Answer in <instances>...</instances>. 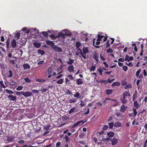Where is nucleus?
Returning <instances> with one entry per match:
<instances>
[{
	"instance_id": "47",
	"label": "nucleus",
	"mask_w": 147,
	"mask_h": 147,
	"mask_svg": "<svg viewBox=\"0 0 147 147\" xmlns=\"http://www.w3.org/2000/svg\"><path fill=\"white\" fill-rule=\"evenodd\" d=\"M114 79H113L112 80H110L109 79L107 81H106L107 83V84H108V83H112L114 81Z\"/></svg>"
},
{
	"instance_id": "13",
	"label": "nucleus",
	"mask_w": 147,
	"mask_h": 147,
	"mask_svg": "<svg viewBox=\"0 0 147 147\" xmlns=\"http://www.w3.org/2000/svg\"><path fill=\"white\" fill-rule=\"evenodd\" d=\"M127 108V107L125 105H122L121 107L120 111L122 112H124Z\"/></svg>"
},
{
	"instance_id": "41",
	"label": "nucleus",
	"mask_w": 147,
	"mask_h": 147,
	"mask_svg": "<svg viewBox=\"0 0 147 147\" xmlns=\"http://www.w3.org/2000/svg\"><path fill=\"white\" fill-rule=\"evenodd\" d=\"M5 91L9 94H12L14 93V92L13 91L11 90H9L8 89H6Z\"/></svg>"
},
{
	"instance_id": "46",
	"label": "nucleus",
	"mask_w": 147,
	"mask_h": 147,
	"mask_svg": "<svg viewBox=\"0 0 147 147\" xmlns=\"http://www.w3.org/2000/svg\"><path fill=\"white\" fill-rule=\"evenodd\" d=\"M45 81V80L42 79H37L36 80V81L38 82H42Z\"/></svg>"
},
{
	"instance_id": "52",
	"label": "nucleus",
	"mask_w": 147,
	"mask_h": 147,
	"mask_svg": "<svg viewBox=\"0 0 147 147\" xmlns=\"http://www.w3.org/2000/svg\"><path fill=\"white\" fill-rule=\"evenodd\" d=\"M106 48H108L110 47V45L109 43V40H108L106 42Z\"/></svg>"
},
{
	"instance_id": "31",
	"label": "nucleus",
	"mask_w": 147,
	"mask_h": 147,
	"mask_svg": "<svg viewBox=\"0 0 147 147\" xmlns=\"http://www.w3.org/2000/svg\"><path fill=\"white\" fill-rule=\"evenodd\" d=\"M76 109V108L74 107L73 108H72L71 109H70L69 111V113L70 114L71 113H72L74 112Z\"/></svg>"
},
{
	"instance_id": "28",
	"label": "nucleus",
	"mask_w": 147,
	"mask_h": 147,
	"mask_svg": "<svg viewBox=\"0 0 147 147\" xmlns=\"http://www.w3.org/2000/svg\"><path fill=\"white\" fill-rule=\"evenodd\" d=\"M80 93L78 92H76V94L74 95V97L77 98H78L79 97L80 98Z\"/></svg>"
},
{
	"instance_id": "19",
	"label": "nucleus",
	"mask_w": 147,
	"mask_h": 147,
	"mask_svg": "<svg viewBox=\"0 0 147 147\" xmlns=\"http://www.w3.org/2000/svg\"><path fill=\"white\" fill-rule=\"evenodd\" d=\"M33 44L34 47L38 48H39L41 46V44L38 42H34Z\"/></svg>"
},
{
	"instance_id": "9",
	"label": "nucleus",
	"mask_w": 147,
	"mask_h": 147,
	"mask_svg": "<svg viewBox=\"0 0 147 147\" xmlns=\"http://www.w3.org/2000/svg\"><path fill=\"white\" fill-rule=\"evenodd\" d=\"M76 83L78 85L82 84H83V80L81 78L76 79Z\"/></svg>"
},
{
	"instance_id": "10",
	"label": "nucleus",
	"mask_w": 147,
	"mask_h": 147,
	"mask_svg": "<svg viewBox=\"0 0 147 147\" xmlns=\"http://www.w3.org/2000/svg\"><path fill=\"white\" fill-rule=\"evenodd\" d=\"M74 69V66L73 65H69L67 67V69L69 72H73Z\"/></svg>"
},
{
	"instance_id": "63",
	"label": "nucleus",
	"mask_w": 147,
	"mask_h": 147,
	"mask_svg": "<svg viewBox=\"0 0 147 147\" xmlns=\"http://www.w3.org/2000/svg\"><path fill=\"white\" fill-rule=\"evenodd\" d=\"M22 147H37V146H29V145H23Z\"/></svg>"
},
{
	"instance_id": "54",
	"label": "nucleus",
	"mask_w": 147,
	"mask_h": 147,
	"mask_svg": "<svg viewBox=\"0 0 147 147\" xmlns=\"http://www.w3.org/2000/svg\"><path fill=\"white\" fill-rule=\"evenodd\" d=\"M25 81L27 83H30L31 82V80H30L28 78H25L24 79Z\"/></svg>"
},
{
	"instance_id": "49",
	"label": "nucleus",
	"mask_w": 147,
	"mask_h": 147,
	"mask_svg": "<svg viewBox=\"0 0 147 147\" xmlns=\"http://www.w3.org/2000/svg\"><path fill=\"white\" fill-rule=\"evenodd\" d=\"M9 62L10 63L12 64L13 65H15V61L14 60H9Z\"/></svg>"
},
{
	"instance_id": "35",
	"label": "nucleus",
	"mask_w": 147,
	"mask_h": 147,
	"mask_svg": "<svg viewBox=\"0 0 147 147\" xmlns=\"http://www.w3.org/2000/svg\"><path fill=\"white\" fill-rule=\"evenodd\" d=\"M41 33L45 37H46L48 36V33L47 32H42Z\"/></svg>"
},
{
	"instance_id": "32",
	"label": "nucleus",
	"mask_w": 147,
	"mask_h": 147,
	"mask_svg": "<svg viewBox=\"0 0 147 147\" xmlns=\"http://www.w3.org/2000/svg\"><path fill=\"white\" fill-rule=\"evenodd\" d=\"M133 111L134 112V117H135L136 115L137 114V110L136 109L133 108Z\"/></svg>"
},
{
	"instance_id": "44",
	"label": "nucleus",
	"mask_w": 147,
	"mask_h": 147,
	"mask_svg": "<svg viewBox=\"0 0 147 147\" xmlns=\"http://www.w3.org/2000/svg\"><path fill=\"white\" fill-rule=\"evenodd\" d=\"M98 82H100V83H104V84H107V83L106 81L104 80H100V81H98Z\"/></svg>"
},
{
	"instance_id": "16",
	"label": "nucleus",
	"mask_w": 147,
	"mask_h": 147,
	"mask_svg": "<svg viewBox=\"0 0 147 147\" xmlns=\"http://www.w3.org/2000/svg\"><path fill=\"white\" fill-rule=\"evenodd\" d=\"M122 126V124L119 122L117 121L114 124V126L115 127H121Z\"/></svg>"
},
{
	"instance_id": "12",
	"label": "nucleus",
	"mask_w": 147,
	"mask_h": 147,
	"mask_svg": "<svg viewBox=\"0 0 147 147\" xmlns=\"http://www.w3.org/2000/svg\"><path fill=\"white\" fill-rule=\"evenodd\" d=\"M112 144L113 145H115L117 144V140L115 138H113V139L111 140Z\"/></svg>"
},
{
	"instance_id": "37",
	"label": "nucleus",
	"mask_w": 147,
	"mask_h": 147,
	"mask_svg": "<svg viewBox=\"0 0 147 147\" xmlns=\"http://www.w3.org/2000/svg\"><path fill=\"white\" fill-rule=\"evenodd\" d=\"M125 96H130V94L127 91L124 92L123 94Z\"/></svg>"
},
{
	"instance_id": "1",
	"label": "nucleus",
	"mask_w": 147,
	"mask_h": 147,
	"mask_svg": "<svg viewBox=\"0 0 147 147\" xmlns=\"http://www.w3.org/2000/svg\"><path fill=\"white\" fill-rule=\"evenodd\" d=\"M82 50L83 53L82 52L81 50H80L81 52L80 54L85 59L86 58V56L84 55H85L86 53L88 52V48L86 47H84L83 48Z\"/></svg>"
},
{
	"instance_id": "59",
	"label": "nucleus",
	"mask_w": 147,
	"mask_h": 147,
	"mask_svg": "<svg viewBox=\"0 0 147 147\" xmlns=\"http://www.w3.org/2000/svg\"><path fill=\"white\" fill-rule=\"evenodd\" d=\"M23 92H18V91L16 92V94L17 95H21L22 94L23 95Z\"/></svg>"
},
{
	"instance_id": "26",
	"label": "nucleus",
	"mask_w": 147,
	"mask_h": 147,
	"mask_svg": "<svg viewBox=\"0 0 147 147\" xmlns=\"http://www.w3.org/2000/svg\"><path fill=\"white\" fill-rule=\"evenodd\" d=\"M104 35H98V38L97 39V41H100L104 37Z\"/></svg>"
},
{
	"instance_id": "45",
	"label": "nucleus",
	"mask_w": 147,
	"mask_h": 147,
	"mask_svg": "<svg viewBox=\"0 0 147 147\" xmlns=\"http://www.w3.org/2000/svg\"><path fill=\"white\" fill-rule=\"evenodd\" d=\"M81 103L80 104V106L81 107H83L85 106V102H84L82 100H81L80 101Z\"/></svg>"
},
{
	"instance_id": "8",
	"label": "nucleus",
	"mask_w": 147,
	"mask_h": 147,
	"mask_svg": "<svg viewBox=\"0 0 147 147\" xmlns=\"http://www.w3.org/2000/svg\"><path fill=\"white\" fill-rule=\"evenodd\" d=\"M16 42L15 39H13L11 42V46L12 48H15L16 46Z\"/></svg>"
},
{
	"instance_id": "51",
	"label": "nucleus",
	"mask_w": 147,
	"mask_h": 147,
	"mask_svg": "<svg viewBox=\"0 0 147 147\" xmlns=\"http://www.w3.org/2000/svg\"><path fill=\"white\" fill-rule=\"evenodd\" d=\"M65 139L66 140V142H68L69 141V138L67 135L65 136Z\"/></svg>"
},
{
	"instance_id": "15",
	"label": "nucleus",
	"mask_w": 147,
	"mask_h": 147,
	"mask_svg": "<svg viewBox=\"0 0 147 147\" xmlns=\"http://www.w3.org/2000/svg\"><path fill=\"white\" fill-rule=\"evenodd\" d=\"M23 68L25 69H30V65L28 63H24L23 65Z\"/></svg>"
},
{
	"instance_id": "25",
	"label": "nucleus",
	"mask_w": 147,
	"mask_h": 147,
	"mask_svg": "<svg viewBox=\"0 0 147 147\" xmlns=\"http://www.w3.org/2000/svg\"><path fill=\"white\" fill-rule=\"evenodd\" d=\"M8 73L9 74L8 75L9 78H11L13 77V72L11 70H9L8 71Z\"/></svg>"
},
{
	"instance_id": "48",
	"label": "nucleus",
	"mask_w": 147,
	"mask_h": 147,
	"mask_svg": "<svg viewBox=\"0 0 147 147\" xmlns=\"http://www.w3.org/2000/svg\"><path fill=\"white\" fill-rule=\"evenodd\" d=\"M50 127V124H49L47 125L46 126L44 127V129L45 130H48L49 129Z\"/></svg>"
},
{
	"instance_id": "24",
	"label": "nucleus",
	"mask_w": 147,
	"mask_h": 147,
	"mask_svg": "<svg viewBox=\"0 0 147 147\" xmlns=\"http://www.w3.org/2000/svg\"><path fill=\"white\" fill-rule=\"evenodd\" d=\"M114 134V133L112 132H110L108 133H107V135L109 136V138L112 137L113 136Z\"/></svg>"
},
{
	"instance_id": "4",
	"label": "nucleus",
	"mask_w": 147,
	"mask_h": 147,
	"mask_svg": "<svg viewBox=\"0 0 147 147\" xmlns=\"http://www.w3.org/2000/svg\"><path fill=\"white\" fill-rule=\"evenodd\" d=\"M23 93V95L26 97L30 96L32 94V93L29 91L24 92Z\"/></svg>"
},
{
	"instance_id": "29",
	"label": "nucleus",
	"mask_w": 147,
	"mask_h": 147,
	"mask_svg": "<svg viewBox=\"0 0 147 147\" xmlns=\"http://www.w3.org/2000/svg\"><path fill=\"white\" fill-rule=\"evenodd\" d=\"M85 122L83 120H80L79 121L77 122H76V123L78 125H81L83 124Z\"/></svg>"
},
{
	"instance_id": "60",
	"label": "nucleus",
	"mask_w": 147,
	"mask_h": 147,
	"mask_svg": "<svg viewBox=\"0 0 147 147\" xmlns=\"http://www.w3.org/2000/svg\"><path fill=\"white\" fill-rule=\"evenodd\" d=\"M126 65H127L129 67H132L133 66V64L131 62H129V63H126Z\"/></svg>"
},
{
	"instance_id": "42",
	"label": "nucleus",
	"mask_w": 147,
	"mask_h": 147,
	"mask_svg": "<svg viewBox=\"0 0 147 147\" xmlns=\"http://www.w3.org/2000/svg\"><path fill=\"white\" fill-rule=\"evenodd\" d=\"M111 140V138H103L102 140V141L103 142H105L106 141Z\"/></svg>"
},
{
	"instance_id": "17",
	"label": "nucleus",
	"mask_w": 147,
	"mask_h": 147,
	"mask_svg": "<svg viewBox=\"0 0 147 147\" xmlns=\"http://www.w3.org/2000/svg\"><path fill=\"white\" fill-rule=\"evenodd\" d=\"M105 92L106 94L109 95L111 94L113 92V91L112 90L108 89L106 90Z\"/></svg>"
},
{
	"instance_id": "56",
	"label": "nucleus",
	"mask_w": 147,
	"mask_h": 147,
	"mask_svg": "<svg viewBox=\"0 0 147 147\" xmlns=\"http://www.w3.org/2000/svg\"><path fill=\"white\" fill-rule=\"evenodd\" d=\"M141 70L140 69L137 71L136 73V76H138L139 75V74L141 72Z\"/></svg>"
},
{
	"instance_id": "34",
	"label": "nucleus",
	"mask_w": 147,
	"mask_h": 147,
	"mask_svg": "<svg viewBox=\"0 0 147 147\" xmlns=\"http://www.w3.org/2000/svg\"><path fill=\"white\" fill-rule=\"evenodd\" d=\"M38 52L41 55H43L45 53V52L44 51L40 49L38 50Z\"/></svg>"
},
{
	"instance_id": "27",
	"label": "nucleus",
	"mask_w": 147,
	"mask_h": 147,
	"mask_svg": "<svg viewBox=\"0 0 147 147\" xmlns=\"http://www.w3.org/2000/svg\"><path fill=\"white\" fill-rule=\"evenodd\" d=\"M98 70L99 73V74L100 75H102V74L103 70L102 69V68L101 67H99L98 69Z\"/></svg>"
},
{
	"instance_id": "7",
	"label": "nucleus",
	"mask_w": 147,
	"mask_h": 147,
	"mask_svg": "<svg viewBox=\"0 0 147 147\" xmlns=\"http://www.w3.org/2000/svg\"><path fill=\"white\" fill-rule=\"evenodd\" d=\"M106 100H110L114 102H115V104L113 105V106L114 107H115L117 106L118 105V102L117 101V100L115 99H111L109 98H106Z\"/></svg>"
},
{
	"instance_id": "55",
	"label": "nucleus",
	"mask_w": 147,
	"mask_h": 147,
	"mask_svg": "<svg viewBox=\"0 0 147 147\" xmlns=\"http://www.w3.org/2000/svg\"><path fill=\"white\" fill-rule=\"evenodd\" d=\"M124 71H126L128 69V67L127 66H123L122 67Z\"/></svg>"
},
{
	"instance_id": "64",
	"label": "nucleus",
	"mask_w": 147,
	"mask_h": 147,
	"mask_svg": "<svg viewBox=\"0 0 147 147\" xmlns=\"http://www.w3.org/2000/svg\"><path fill=\"white\" fill-rule=\"evenodd\" d=\"M108 128V126L107 125H105L103 127V129L104 130H107Z\"/></svg>"
},
{
	"instance_id": "33",
	"label": "nucleus",
	"mask_w": 147,
	"mask_h": 147,
	"mask_svg": "<svg viewBox=\"0 0 147 147\" xmlns=\"http://www.w3.org/2000/svg\"><path fill=\"white\" fill-rule=\"evenodd\" d=\"M95 65L92 66L90 68V71H94L96 69Z\"/></svg>"
},
{
	"instance_id": "58",
	"label": "nucleus",
	"mask_w": 147,
	"mask_h": 147,
	"mask_svg": "<svg viewBox=\"0 0 147 147\" xmlns=\"http://www.w3.org/2000/svg\"><path fill=\"white\" fill-rule=\"evenodd\" d=\"M129 57L127 55H126L125 57V61H129Z\"/></svg>"
},
{
	"instance_id": "6",
	"label": "nucleus",
	"mask_w": 147,
	"mask_h": 147,
	"mask_svg": "<svg viewBox=\"0 0 147 147\" xmlns=\"http://www.w3.org/2000/svg\"><path fill=\"white\" fill-rule=\"evenodd\" d=\"M46 44L49 45H50L52 47H52L53 46L55 45V43H53V41H50L49 40H48L46 41Z\"/></svg>"
},
{
	"instance_id": "30",
	"label": "nucleus",
	"mask_w": 147,
	"mask_h": 147,
	"mask_svg": "<svg viewBox=\"0 0 147 147\" xmlns=\"http://www.w3.org/2000/svg\"><path fill=\"white\" fill-rule=\"evenodd\" d=\"M63 79H61L57 81L56 83L58 84H61L63 82Z\"/></svg>"
},
{
	"instance_id": "22",
	"label": "nucleus",
	"mask_w": 147,
	"mask_h": 147,
	"mask_svg": "<svg viewBox=\"0 0 147 147\" xmlns=\"http://www.w3.org/2000/svg\"><path fill=\"white\" fill-rule=\"evenodd\" d=\"M120 84V83L119 82H116L113 83L111 85V86L113 87L115 86H119Z\"/></svg>"
},
{
	"instance_id": "21",
	"label": "nucleus",
	"mask_w": 147,
	"mask_h": 147,
	"mask_svg": "<svg viewBox=\"0 0 147 147\" xmlns=\"http://www.w3.org/2000/svg\"><path fill=\"white\" fill-rule=\"evenodd\" d=\"M69 61L67 62V63L69 65H72L74 62V60L70 58H69Z\"/></svg>"
},
{
	"instance_id": "40",
	"label": "nucleus",
	"mask_w": 147,
	"mask_h": 147,
	"mask_svg": "<svg viewBox=\"0 0 147 147\" xmlns=\"http://www.w3.org/2000/svg\"><path fill=\"white\" fill-rule=\"evenodd\" d=\"M76 101V100L75 99L72 98L69 100V102L70 103H75Z\"/></svg>"
},
{
	"instance_id": "62",
	"label": "nucleus",
	"mask_w": 147,
	"mask_h": 147,
	"mask_svg": "<svg viewBox=\"0 0 147 147\" xmlns=\"http://www.w3.org/2000/svg\"><path fill=\"white\" fill-rule=\"evenodd\" d=\"M66 93L67 94H70L71 95L72 94V92L69 90H67Z\"/></svg>"
},
{
	"instance_id": "2",
	"label": "nucleus",
	"mask_w": 147,
	"mask_h": 147,
	"mask_svg": "<svg viewBox=\"0 0 147 147\" xmlns=\"http://www.w3.org/2000/svg\"><path fill=\"white\" fill-rule=\"evenodd\" d=\"M63 32H64V33L63 34L62 32H59L58 34L59 36H60L63 39H65V36L67 35L68 36H70L71 35V34L70 33H67V31L66 30H65L64 31H63Z\"/></svg>"
},
{
	"instance_id": "14",
	"label": "nucleus",
	"mask_w": 147,
	"mask_h": 147,
	"mask_svg": "<svg viewBox=\"0 0 147 147\" xmlns=\"http://www.w3.org/2000/svg\"><path fill=\"white\" fill-rule=\"evenodd\" d=\"M14 138V137H13V136H8L7 137V140L8 142H11L13 140Z\"/></svg>"
},
{
	"instance_id": "11",
	"label": "nucleus",
	"mask_w": 147,
	"mask_h": 147,
	"mask_svg": "<svg viewBox=\"0 0 147 147\" xmlns=\"http://www.w3.org/2000/svg\"><path fill=\"white\" fill-rule=\"evenodd\" d=\"M8 98L11 100L15 101L16 99V96L13 95H9L8 96Z\"/></svg>"
},
{
	"instance_id": "23",
	"label": "nucleus",
	"mask_w": 147,
	"mask_h": 147,
	"mask_svg": "<svg viewBox=\"0 0 147 147\" xmlns=\"http://www.w3.org/2000/svg\"><path fill=\"white\" fill-rule=\"evenodd\" d=\"M132 88V86L130 83H128L124 87V88L127 89L128 88Z\"/></svg>"
},
{
	"instance_id": "38",
	"label": "nucleus",
	"mask_w": 147,
	"mask_h": 147,
	"mask_svg": "<svg viewBox=\"0 0 147 147\" xmlns=\"http://www.w3.org/2000/svg\"><path fill=\"white\" fill-rule=\"evenodd\" d=\"M137 94L136 93H134L133 95V101H134L137 98Z\"/></svg>"
},
{
	"instance_id": "53",
	"label": "nucleus",
	"mask_w": 147,
	"mask_h": 147,
	"mask_svg": "<svg viewBox=\"0 0 147 147\" xmlns=\"http://www.w3.org/2000/svg\"><path fill=\"white\" fill-rule=\"evenodd\" d=\"M23 88V87L20 86L17 87L16 88V89L17 90H22Z\"/></svg>"
},
{
	"instance_id": "50",
	"label": "nucleus",
	"mask_w": 147,
	"mask_h": 147,
	"mask_svg": "<svg viewBox=\"0 0 147 147\" xmlns=\"http://www.w3.org/2000/svg\"><path fill=\"white\" fill-rule=\"evenodd\" d=\"M76 46L77 48H78L81 45L80 43L79 42H77L76 43Z\"/></svg>"
},
{
	"instance_id": "39",
	"label": "nucleus",
	"mask_w": 147,
	"mask_h": 147,
	"mask_svg": "<svg viewBox=\"0 0 147 147\" xmlns=\"http://www.w3.org/2000/svg\"><path fill=\"white\" fill-rule=\"evenodd\" d=\"M109 126V128L110 129H112L113 128V122L111 123H108Z\"/></svg>"
},
{
	"instance_id": "61",
	"label": "nucleus",
	"mask_w": 147,
	"mask_h": 147,
	"mask_svg": "<svg viewBox=\"0 0 147 147\" xmlns=\"http://www.w3.org/2000/svg\"><path fill=\"white\" fill-rule=\"evenodd\" d=\"M0 84L3 88H5V87L4 84L3 82L2 81H0Z\"/></svg>"
},
{
	"instance_id": "18",
	"label": "nucleus",
	"mask_w": 147,
	"mask_h": 147,
	"mask_svg": "<svg viewBox=\"0 0 147 147\" xmlns=\"http://www.w3.org/2000/svg\"><path fill=\"white\" fill-rule=\"evenodd\" d=\"M20 33L17 32L15 34L14 36V37L17 40H18L20 38Z\"/></svg>"
},
{
	"instance_id": "43",
	"label": "nucleus",
	"mask_w": 147,
	"mask_h": 147,
	"mask_svg": "<svg viewBox=\"0 0 147 147\" xmlns=\"http://www.w3.org/2000/svg\"><path fill=\"white\" fill-rule=\"evenodd\" d=\"M96 40V39L95 38H94L93 39V42H92V43H93V46L96 48H99V47H100V46H96V45H95L94 44V41Z\"/></svg>"
},
{
	"instance_id": "20",
	"label": "nucleus",
	"mask_w": 147,
	"mask_h": 147,
	"mask_svg": "<svg viewBox=\"0 0 147 147\" xmlns=\"http://www.w3.org/2000/svg\"><path fill=\"white\" fill-rule=\"evenodd\" d=\"M134 107L137 109L139 108V105L138 104V102L136 100L134 101Z\"/></svg>"
},
{
	"instance_id": "36",
	"label": "nucleus",
	"mask_w": 147,
	"mask_h": 147,
	"mask_svg": "<svg viewBox=\"0 0 147 147\" xmlns=\"http://www.w3.org/2000/svg\"><path fill=\"white\" fill-rule=\"evenodd\" d=\"M6 47L7 48H8L9 46V45L10 44V40L9 38L7 39L6 42Z\"/></svg>"
},
{
	"instance_id": "57",
	"label": "nucleus",
	"mask_w": 147,
	"mask_h": 147,
	"mask_svg": "<svg viewBox=\"0 0 147 147\" xmlns=\"http://www.w3.org/2000/svg\"><path fill=\"white\" fill-rule=\"evenodd\" d=\"M113 52V50L111 48H109L107 51V52L112 53Z\"/></svg>"
},
{
	"instance_id": "5",
	"label": "nucleus",
	"mask_w": 147,
	"mask_h": 147,
	"mask_svg": "<svg viewBox=\"0 0 147 147\" xmlns=\"http://www.w3.org/2000/svg\"><path fill=\"white\" fill-rule=\"evenodd\" d=\"M93 56V57L94 58V59L96 61V62H98V59L99 57V55L96 51H95L94 53Z\"/></svg>"
},
{
	"instance_id": "3",
	"label": "nucleus",
	"mask_w": 147,
	"mask_h": 147,
	"mask_svg": "<svg viewBox=\"0 0 147 147\" xmlns=\"http://www.w3.org/2000/svg\"><path fill=\"white\" fill-rule=\"evenodd\" d=\"M54 51L56 52H62V50L61 48L57 46L56 45H54L52 47V48Z\"/></svg>"
}]
</instances>
